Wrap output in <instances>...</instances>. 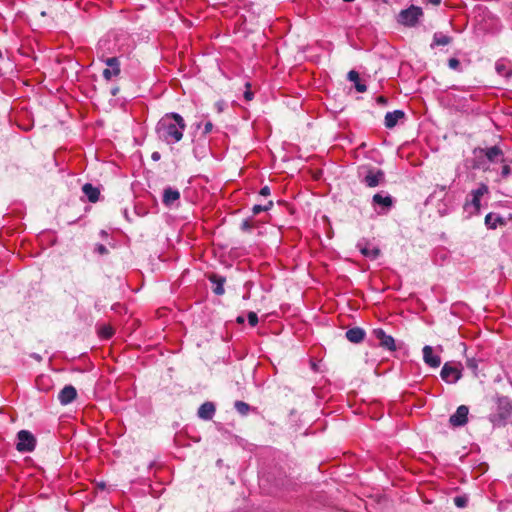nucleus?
<instances>
[{"instance_id":"obj_13","label":"nucleus","mask_w":512,"mask_h":512,"mask_svg":"<svg viewBox=\"0 0 512 512\" xmlns=\"http://www.w3.org/2000/svg\"><path fill=\"white\" fill-rule=\"evenodd\" d=\"M385 175L382 170H369L363 179V183L367 187H376L384 182Z\"/></svg>"},{"instance_id":"obj_17","label":"nucleus","mask_w":512,"mask_h":512,"mask_svg":"<svg viewBox=\"0 0 512 512\" xmlns=\"http://www.w3.org/2000/svg\"><path fill=\"white\" fill-rule=\"evenodd\" d=\"M424 362L432 367L437 368L441 364V358L439 355L433 353V348L429 345H425L422 349Z\"/></svg>"},{"instance_id":"obj_22","label":"nucleus","mask_w":512,"mask_h":512,"mask_svg":"<svg viewBox=\"0 0 512 512\" xmlns=\"http://www.w3.org/2000/svg\"><path fill=\"white\" fill-rule=\"evenodd\" d=\"M405 113L402 110H394L387 112L384 119V125L387 128H393L397 125L398 121L404 118Z\"/></svg>"},{"instance_id":"obj_11","label":"nucleus","mask_w":512,"mask_h":512,"mask_svg":"<svg viewBox=\"0 0 512 512\" xmlns=\"http://www.w3.org/2000/svg\"><path fill=\"white\" fill-rule=\"evenodd\" d=\"M103 62L108 66V68L103 71L104 79L109 81L120 74V61L117 57L105 58L103 59Z\"/></svg>"},{"instance_id":"obj_36","label":"nucleus","mask_w":512,"mask_h":512,"mask_svg":"<svg viewBox=\"0 0 512 512\" xmlns=\"http://www.w3.org/2000/svg\"><path fill=\"white\" fill-rule=\"evenodd\" d=\"M252 227H253V225L249 219H245L241 223V229L243 231H251Z\"/></svg>"},{"instance_id":"obj_44","label":"nucleus","mask_w":512,"mask_h":512,"mask_svg":"<svg viewBox=\"0 0 512 512\" xmlns=\"http://www.w3.org/2000/svg\"><path fill=\"white\" fill-rule=\"evenodd\" d=\"M428 2L432 5L437 6L441 3V0H428Z\"/></svg>"},{"instance_id":"obj_38","label":"nucleus","mask_w":512,"mask_h":512,"mask_svg":"<svg viewBox=\"0 0 512 512\" xmlns=\"http://www.w3.org/2000/svg\"><path fill=\"white\" fill-rule=\"evenodd\" d=\"M261 212H265V208H264L261 204H255V205L252 207V213H253V215H258V214H260Z\"/></svg>"},{"instance_id":"obj_45","label":"nucleus","mask_w":512,"mask_h":512,"mask_svg":"<svg viewBox=\"0 0 512 512\" xmlns=\"http://www.w3.org/2000/svg\"><path fill=\"white\" fill-rule=\"evenodd\" d=\"M245 321L244 317L243 316H238L236 318V322L239 323V324H243Z\"/></svg>"},{"instance_id":"obj_1","label":"nucleus","mask_w":512,"mask_h":512,"mask_svg":"<svg viewBox=\"0 0 512 512\" xmlns=\"http://www.w3.org/2000/svg\"><path fill=\"white\" fill-rule=\"evenodd\" d=\"M185 129L184 118L179 113L169 112L159 119L155 126V133L160 141L173 145L182 140Z\"/></svg>"},{"instance_id":"obj_26","label":"nucleus","mask_w":512,"mask_h":512,"mask_svg":"<svg viewBox=\"0 0 512 512\" xmlns=\"http://www.w3.org/2000/svg\"><path fill=\"white\" fill-rule=\"evenodd\" d=\"M347 78L349 81L354 83L355 89L359 93H364L367 91V86L360 81L359 73L355 70H351L348 72Z\"/></svg>"},{"instance_id":"obj_15","label":"nucleus","mask_w":512,"mask_h":512,"mask_svg":"<svg viewBox=\"0 0 512 512\" xmlns=\"http://www.w3.org/2000/svg\"><path fill=\"white\" fill-rule=\"evenodd\" d=\"M482 151L488 163L504 162V153L499 146L482 148Z\"/></svg>"},{"instance_id":"obj_3","label":"nucleus","mask_w":512,"mask_h":512,"mask_svg":"<svg viewBox=\"0 0 512 512\" xmlns=\"http://www.w3.org/2000/svg\"><path fill=\"white\" fill-rule=\"evenodd\" d=\"M512 418V400L507 396H498L495 408L489 415L493 427H504Z\"/></svg>"},{"instance_id":"obj_25","label":"nucleus","mask_w":512,"mask_h":512,"mask_svg":"<svg viewBox=\"0 0 512 512\" xmlns=\"http://www.w3.org/2000/svg\"><path fill=\"white\" fill-rule=\"evenodd\" d=\"M82 191L90 202L95 203L96 201H98L100 196V190L97 187L93 186L91 183H85L82 187Z\"/></svg>"},{"instance_id":"obj_32","label":"nucleus","mask_w":512,"mask_h":512,"mask_svg":"<svg viewBox=\"0 0 512 512\" xmlns=\"http://www.w3.org/2000/svg\"><path fill=\"white\" fill-rule=\"evenodd\" d=\"M94 252L99 255H106V254H108L109 251L105 245L98 243L94 247Z\"/></svg>"},{"instance_id":"obj_34","label":"nucleus","mask_w":512,"mask_h":512,"mask_svg":"<svg viewBox=\"0 0 512 512\" xmlns=\"http://www.w3.org/2000/svg\"><path fill=\"white\" fill-rule=\"evenodd\" d=\"M100 334L102 337L108 339L113 335V329L111 327H103Z\"/></svg>"},{"instance_id":"obj_30","label":"nucleus","mask_w":512,"mask_h":512,"mask_svg":"<svg viewBox=\"0 0 512 512\" xmlns=\"http://www.w3.org/2000/svg\"><path fill=\"white\" fill-rule=\"evenodd\" d=\"M247 319H248V323L251 327H255L259 322L258 315L253 311H250L248 313Z\"/></svg>"},{"instance_id":"obj_23","label":"nucleus","mask_w":512,"mask_h":512,"mask_svg":"<svg viewBox=\"0 0 512 512\" xmlns=\"http://www.w3.org/2000/svg\"><path fill=\"white\" fill-rule=\"evenodd\" d=\"M209 280L213 284V292L216 295H223L225 292V289H224V284L226 281L225 277L217 275V274H212L209 277Z\"/></svg>"},{"instance_id":"obj_39","label":"nucleus","mask_w":512,"mask_h":512,"mask_svg":"<svg viewBox=\"0 0 512 512\" xmlns=\"http://www.w3.org/2000/svg\"><path fill=\"white\" fill-rule=\"evenodd\" d=\"M270 193H271V192H270V188H269L268 186H264V187H262V188L260 189V192H259V194H260L261 196H264V197L269 196V195H270Z\"/></svg>"},{"instance_id":"obj_2","label":"nucleus","mask_w":512,"mask_h":512,"mask_svg":"<svg viewBox=\"0 0 512 512\" xmlns=\"http://www.w3.org/2000/svg\"><path fill=\"white\" fill-rule=\"evenodd\" d=\"M455 201L454 193L448 191L446 186H437L427 197L425 204L434 206L437 213L443 217L454 210Z\"/></svg>"},{"instance_id":"obj_43","label":"nucleus","mask_w":512,"mask_h":512,"mask_svg":"<svg viewBox=\"0 0 512 512\" xmlns=\"http://www.w3.org/2000/svg\"><path fill=\"white\" fill-rule=\"evenodd\" d=\"M118 92H119V87H113V88L111 89V94H112L113 96H116V95L118 94Z\"/></svg>"},{"instance_id":"obj_19","label":"nucleus","mask_w":512,"mask_h":512,"mask_svg":"<svg viewBox=\"0 0 512 512\" xmlns=\"http://www.w3.org/2000/svg\"><path fill=\"white\" fill-rule=\"evenodd\" d=\"M215 411L216 407L214 403L207 401L199 407L197 415L200 419L209 421L214 417Z\"/></svg>"},{"instance_id":"obj_46","label":"nucleus","mask_w":512,"mask_h":512,"mask_svg":"<svg viewBox=\"0 0 512 512\" xmlns=\"http://www.w3.org/2000/svg\"><path fill=\"white\" fill-rule=\"evenodd\" d=\"M31 357H33L37 361H41L42 360V357L39 354H36V353H33L31 355Z\"/></svg>"},{"instance_id":"obj_41","label":"nucleus","mask_w":512,"mask_h":512,"mask_svg":"<svg viewBox=\"0 0 512 512\" xmlns=\"http://www.w3.org/2000/svg\"><path fill=\"white\" fill-rule=\"evenodd\" d=\"M262 206L265 208V211H268L273 207V201L269 200L266 204H264Z\"/></svg>"},{"instance_id":"obj_6","label":"nucleus","mask_w":512,"mask_h":512,"mask_svg":"<svg viewBox=\"0 0 512 512\" xmlns=\"http://www.w3.org/2000/svg\"><path fill=\"white\" fill-rule=\"evenodd\" d=\"M423 16V11L420 7L411 5L403 9L398 14V22L407 27H414L417 25L419 19Z\"/></svg>"},{"instance_id":"obj_37","label":"nucleus","mask_w":512,"mask_h":512,"mask_svg":"<svg viewBox=\"0 0 512 512\" xmlns=\"http://www.w3.org/2000/svg\"><path fill=\"white\" fill-rule=\"evenodd\" d=\"M213 130V124L210 121H207L203 126V135L209 134Z\"/></svg>"},{"instance_id":"obj_12","label":"nucleus","mask_w":512,"mask_h":512,"mask_svg":"<svg viewBox=\"0 0 512 512\" xmlns=\"http://www.w3.org/2000/svg\"><path fill=\"white\" fill-rule=\"evenodd\" d=\"M469 409L465 405H460L455 413H453L449 418V423L453 427H461L464 426L468 421Z\"/></svg>"},{"instance_id":"obj_33","label":"nucleus","mask_w":512,"mask_h":512,"mask_svg":"<svg viewBox=\"0 0 512 512\" xmlns=\"http://www.w3.org/2000/svg\"><path fill=\"white\" fill-rule=\"evenodd\" d=\"M454 503L458 508H464L467 505V498L463 496H457L454 498Z\"/></svg>"},{"instance_id":"obj_29","label":"nucleus","mask_w":512,"mask_h":512,"mask_svg":"<svg viewBox=\"0 0 512 512\" xmlns=\"http://www.w3.org/2000/svg\"><path fill=\"white\" fill-rule=\"evenodd\" d=\"M466 366L474 372L475 375H477L478 370V360L475 358H467L466 360Z\"/></svg>"},{"instance_id":"obj_14","label":"nucleus","mask_w":512,"mask_h":512,"mask_svg":"<svg viewBox=\"0 0 512 512\" xmlns=\"http://www.w3.org/2000/svg\"><path fill=\"white\" fill-rule=\"evenodd\" d=\"M484 151H482V148L477 147L473 149V157L471 159V167L473 169H482V170H488L489 169V163L487 162L486 157L483 156Z\"/></svg>"},{"instance_id":"obj_5","label":"nucleus","mask_w":512,"mask_h":512,"mask_svg":"<svg viewBox=\"0 0 512 512\" xmlns=\"http://www.w3.org/2000/svg\"><path fill=\"white\" fill-rule=\"evenodd\" d=\"M394 198L386 191H380L372 197V207L379 215L387 214L394 206Z\"/></svg>"},{"instance_id":"obj_4","label":"nucleus","mask_w":512,"mask_h":512,"mask_svg":"<svg viewBox=\"0 0 512 512\" xmlns=\"http://www.w3.org/2000/svg\"><path fill=\"white\" fill-rule=\"evenodd\" d=\"M488 193V186L485 183H480L476 189H473L470 192L471 198L466 199L463 206L464 211L467 212L469 216L479 214L481 207V198Z\"/></svg>"},{"instance_id":"obj_27","label":"nucleus","mask_w":512,"mask_h":512,"mask_svg":"<svg viewBox=\"0 0 512 512\" xmlns=\"http://www.w3.org/2000/svg\"><path fill=\"white\" fill-rule=\"evenodd\" d=\"M452 41V38L448 35L443 34L442 32H436L433 35V41L431 44V47L435 46H446L450 44Z\"/></svg>"},{"instance_id":"obj_40","label":"nucleus","mask_w":512,"mask_h":512,"mask_svg":"<svg viewBox=\"0 0 512 512\" xmlns=\"http://www.w3.org/2000/svg\"><path fill=\"white\" fill-rule=\"evenodd\" d=\"M151 159L153 161H159L161 159V154L158 152V151H154L152 154H151Z\"/></svg>"},{"instance_id":"obj_31","label":"nucleus","mask_w":512,"mask_h":512,"mask_svg":"<svg viewBox=\"0 0 512 512\" xmlns=\"http://www.w3.org/2000/svg\"><path fill=\"white\" fill-rule=\"evenodd\" d=\"M448 67L452 70L461 71V64L457 58H450L448 60Z\"/></svg>"},{"instance_id":"obj_35","label":"nucleus","mask_w":512,"mask_h":512,"mask_svg":"<svg viewBox=\"0 0 512 512\" xmlns=\"http://www.w3.org/2000/svg\"><path fill=\"white\" fill-rule=\"evenodd\" d=\"M510 174H511V168L509 167V165H506V164L503 165L501 172H500L501 179L507 178Z\"/></svg>"},{"instance_id":"obj_49","label":"nucleus","mask_w":512,"mask_h":512,"mask_svg":"<svg viewBox=\"0 0 512 512\" xmlns=\"http://www.w3.org/2000/svg\"><path fill=\"white\" fill-rule=\"evenodd\" d=\"M3 57L2 51L0 50V59Z\"/></svg>"},{"instance_id":"obj_8","label":"nucleus","mask_w":512,"mask_h":512,"mask_svg":"<svg viewBox=\"0 0 512 512\" xmlns=\"http://www.w3.org/2000/svg\"><path fill=\"white\" fill-rule=\"evenodd\" d=\"M36 446L34 435L28 430H20L17 433L16 449L19 452H32Z\"/></svg>"},{"instance_id":"obj_21","label":"nucleus","mask_w":512,"mask_h":512,"mask_svg":"<svg viewBox=\"0 0 512 512\" xmlns=\"http://www.w3.org/2000/svg\"><path fill=\"white\" fill-rule=\"evenodd\" d=\"M495 70L500 76L509 78L512 76V64L507 59H499L495 63Z\"/></svg>"},{"instance_id":"obj_18","label":"nucleus","mask_w":512,"mask_h":512,"mask_svg":"<svg viewBox=\"0 0 512 512\" xmlns=\"http://www.w3.org/2000/svg\"><path fill=\"white\" fill-rule=\"evenodd\" d=\"M506 223V219L497 213L490 212L485 216L487 229L495 230L497 227L505 226Z\"/></svg>"},{"instance_id":"obj_20","label":"nucleus","mask_w":512,"mask_h":512,"mask_svg":"<svg viewBox=\"0 0 512 512\" xmlns=\"http://www.w3.org/2000/svg\"><path fill=\"white\" fill-rule=\"evenodd\" d=\"M180 199V192L178 189L172 187H166L163 191L162 202L165 206H172L176 201Z\"/></svg>"},{"instance_id":"obj_16","label":"nucleus","mask_w":512,"mask_h":512,"mask_svg":"<svg viewBox=\"0 0 512 512\" xmlns=\"http://www.w3.org/2000/svg\"><path fill=\"white\" fill-rule=\"evenodd\" d=\"M77 397V391L74 386L66 385L60 390L58 394V401L61 405H68L72 403Z\"/></svg>"},{"instance_id":"obj_42","label":"nucleus","mask_w":512,"mask_h":512,"mask_svg":"<svg viewBox=\"0 0 512 512\" xmlns=\"http://www.w3.org/2000/svg\"><path fill=\"white\" fill-rule=\"evenodd\" d=\"M244 97H245V99H246V100H248V101H249V100H251V99L253 98V94H252V92H250V91H246V92L244 93Z\"/></svg>"},{"instance_id":"obj_28","label":"nucleus","mask_w":512,"mask_h":512,"mask_svg":"<svg viewBox=\"0 0 512 512\" xmlns=\"http://www.w3.org/2000/svg\"><path fill=\"white\" fill-rule=\"evenodd\" d=\"M234 408L236 409V411L242 415V416H245L248 414L249 410H250V406L249 404H247L246 402L244 401H236L234 403Z\"/></svg>"},{"instance_id":"obj_9","label":"nucleus","mask_w":512,"mask_h":512,"mask_svg":"<svg viewBox=\"0 0 512 512\" xmlns=\"http://www.w3.org/2000/svg\"><path fill=\"white\" fill-rule=\"evenodd\" d=\"M372 336L378 340V344L385 350L395 351L396 344L395 340L391 335L386 334V332L382 328H376L372 331Z\"/></svg>"},{"instance_id":"obj_24","label":"nucleus","mask_w":512,"mask_h":512,"mask_svg":"<svg viewBox=\"0 0 512 512\" xmlns=\"http://www.w3.org/2000/svg\"><path fill=\"white\" fill-rule=\"evenodd\" d=\"M364 337L365 331L360 327H353L346 331V338L352 343H360Z\"/></svg>"},{"instance_id":"obj_7","label":"nucleus","mask_w":512,"mask_h":512,"mask_svg":"<svg viewBox=\"0 0 512 512\" xmlns=\"http://www.w3.org/2000/svg\"><path fill=\"white\" fill-rule=\"evenodd\" d=\"M441 379L447 384H455L462 377L461 364L446 362L440 372Z\"/></svg>"},{"instance_id":"obj_10","label":"nucleus","mask_w":512,"mask_h":512,"mask_svg":"<svg viewBox=\"0 0 512 512\" xmlns=\"http://www.w3.org/2000/svg\"><path fill=\"white\" fill-rule=\"evenodd\" d=\"M356 247L363 256L371 260L377 259L380 255V249L366 239L359 240Z\"/></svg>"},{"instance_id":"obj_47","label":"nucleus","mask_w":512,"mask_h":512,"mask_svg":"<svg viewBox=\"0 0 512 512\" xmlns=\"http://www.w3.org/2000/svg\"><path fill=\"white\" fill-rule=\"evenodd\" d=\"M378 101H379V102H383V103H385V102H386V99H385L384 97L380 96V97L378 98Z\"/></svg>"},{"instance_id":"obj_48","label":"nucleus","mask_w":512,"mask_h":512,"mask_svg":"<svg viewBox=\"0 0 512 512\" xmlns=\"http://www.w3.org/2000/svg\"><path fill=\"white\" fill-rule=\"evenodd\" d=\"M102 236L106 235V232L104 230L101 231Z\"/></svg>"}]
</instances>
